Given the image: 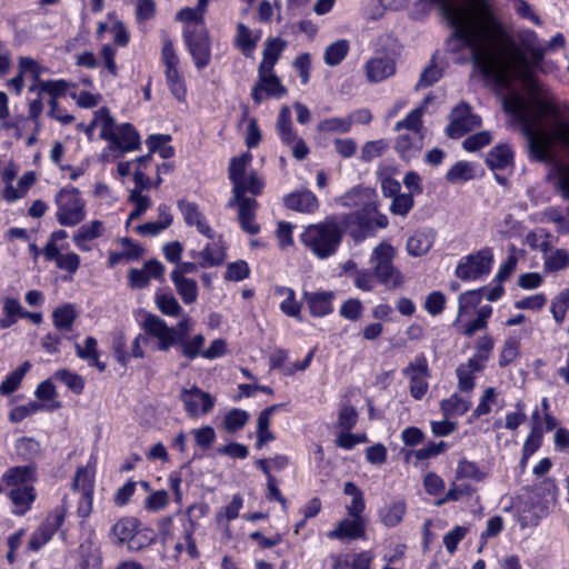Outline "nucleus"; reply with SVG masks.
<instances>
[{
	"label": "nucleus",
	"mask_w": 569,
	"mask_h": 569,
	"mask_svg": "<svg viewBox=\"0 0 569 569\" xmlns=\"http://www.w3.org/2000/svg\"><path fill=\"white\" fill-rule=\"evenodd\" d=\"M439 4L442 16L453 28L452 37L460 40L463 47L471 50V60L481 66L482 70L496 73L500 80L506 79L507 61L498 60L482 43L483 37L492 39L500 48L510 54L512 61H525L523 54L518 50L512 36L497 20L491 7L479 1L475 6H460L452 0H417L416 6Z\"/></svg>",
	"instance_id": "nucleus-1"
},
{
	"label": "nucleus",
	"mask_w": 569,
	"mask_h": 569,
	"mask_svg": "<svg viewBox=\"0 0 569 569\" xmlns=\"http://www.w3.org/2000/svg\"><path fill=\"white\" fill-rule=\"evenodd\" d=\"M519 40L523 48V50L518 46H516L518 50L523 54L525 61L518 62L512 61L509 52L500 50L499 46L489 37H483L482 43L486 46L495 56H498V60L507 61L506 66V79L500 80V78L495 73H489L482 70L481 66L478 63H473L482 74L490 77L495 80V82L501 87H509L515 80H519L527 88L529 93L531 94L530 99H523L519 94H512L503 100V109L507 113L513 116L515 121L521 128V121L517 117L515 112L507 108L509 101L515 98H519L526 103L530 106H536L539 101H548L557 104L562 112V120L569 119V104L562 103L560 104L555 97L545 96L543 89L540 84L535 80L533 77V68L539 67L547 53V49L539 44L538 37L532 30H525L519 33ZM513 41H516L513 39Z\"/></svg>",
	"instance_id": "nucleus-2"
},
{
	"label": "nucleus",
	"mask_w": 569,
	"mask_h": 569,
	"mask_svg": "<svg viewBox=\"0 0 569 569\" xmlns=\"http://www.w3.org/2000/svg\"><path fill=\"white\" fill-rule=\"evenodd\" d=\"M251 161L250 152H243L230 160L228 176L232 184V197L228 200L227 207L238 209V221L244 232L257 234L260 227L254 222V218L259 203L254 197L261 193L264 183L256 172L247 174Z\"/></svg>",
	"instance_id": "nucleus-3"
},
{
	"label": "nucleus",
	"mask_w": 569,
	"mask_h": 569,
	"mask_svg": "<svg viewBox=\"0 0 569 569\" xmlns=\"http://www.w3.org/2000/svg\"><path fill=\"white\" fill-rule=\"evenodd\" d=\"M343 236V229L336 216H329L323 221L308 226L301 233V242L319 259L331 257L338 250Z\"/></svg>",
	"instance_id": "nucleus-4"
},
{
	"label": "nucleus",
	"mask_w": 569,
	"mask_h": 569,
	"mask_svg": "<svg viewBox=\"0 0 569 569\" xmlns=\"http://www.w3.org/2000/svg\"><path fill=\"white\" fill-rule=\"evenodd\" d=\"M397 250L388 242H381L373 248L370 262L372 263L377 281L388 290L401 288L406 278L402 271L395 266Z\"/></svg>",
	"instance_id": "nucleus-5"
},
{
	"label": "nucleus",
	"mask_w": 569,
	"mask_h": 569,
	"mask_svg": "<svg viewBox=\"0 0 569 569\" xmlns=\"http://www.w3.org/2000/svg\"><path fill=\"white\" fill-rule=\"evenodd\" d=\"M146 332L158 340V350L168 351L177 345L178 340L189 337L193 322L189 317L182 318L174 327L154 315H149L143 321Z\"/></svg>",
	"instance_id": "nucleus-6"
},
{
	"label": "nucleus",
	"mask_w": 569,
	"mask_h": 569,
	"mask_svg": "<svg viewBox=\"0 0 569 569\" xmlns=\"http://www.w3.org/2000/svg\"><path fill=\"white\" fill-rule=\"evenodd\" d=\"M56 219L63 227L80 224L87 216L86 200L74 187L62 188L54 197Z\"/></svg>",
	"instance_id": "nucleus-7"
},
{
	"label": "nucleus",
	"mask_w": 569,
	"mask_h": 569,
	"mask_svg": "<svg viewBox=\"0 0 569 569\" xmlns=\"http://www.w3.org/2000/svg\"><path fill=\"white\" fill-rule=\"evenodd\" d=\"M106 124L100 131V138L109 142V149L123 154L139 149L140 137L130 123L116 124L114 119L106 114Z\"/></svg>",
	"instance_id": "nucleus-8"
},
{
	"label": "nucleus",
	"mask_w": 569,
	"mask_h": 569,
	"mask_svg": "<svg viewBox=\"0 0 569 569\" xmlns=\"http://www.w3.org/2000/svg\"><path fill=\"white\" fill-rule=\"evenodd\" d=\"M67 497H63L58 505L44 519V521L32 532L29 539V549L38 551L42 546L51 540L57 530L64 522L68 513Z\"/></svg>",
	"instance_id": "nucleus-9"
},
{
	"label": "nucleus",
	"mask_w": 569,
	"mask_h": 569,
	"mask_svg": "<svg viewBox=\"0 0 569 569\" xmlns=\"http://www.w3.org/2000/svg\"><path fill=\"white\" fill-rule=\"evenodd\" d=\"M492 259L491 249H481L461 260L457 266L456 274L462 280H476L490 272Z\"/></svg>",
	"instance_id": "nucleus-10"
},
{
	"label": "nucleus",
	"mask_w": 569,
	"mask_h": 569,
	"mask_svg": "<svg viewBox=\"0 0 569 569\" xmlns=\"http://www.w3.org/2000/svg\"><path fill=\"white\" fill-rule=\"evenodd\" d=\"M480 123V117L471 112L469 104L461 102L452 109L450 113V123L448 124L446 132L450 138L457 139L465 136L473 128L479 127Z\"/></svg>",
	"instance_id": "nucleus-11"
},
{
	"label": "nucleus",
	"mask_w": 569,
	"mask_h": 569,
	"mask_svg": "<svg viewBox=\"0 0 569 569\" xmlns=\"http://www.w3.org/2000/svg\"><path fill=\"white\" fill-rule=\"evenodd\" d=\"M179 399L182 401L184 410L191 418L207 415L214 406L212 396L196 386L190 389H182Z\"/></svg>",
	"instance_id": "nucleus-12"
},
{
	"label": "nucleus",
	"mask_w": 569,
	"mask_h": 569,
	"mask_svg": "<svg viewBox=\"0 0 569 569\" xmlns=\"http://www.w3.org/2000/svg\"><path fill=\"white\" fill-rule=\"evenodd\" d=\"M402 373L410 379V393L415 399H421L428 391L429 367L425 356H418Z\"/></svg>",
	"instance_id": "nucleus-13"
},
{
	"label": "nucleus",
	"mask_w": 569,
	"mask_h": 569,
	"mask_svg": "<svg viewBox=\"0 0 569 569\" xmlns=\"http://www.w3.org/2000/svg\"><path fill=\"white\" fill-rule=\"evenodd\" d=\"M287 92L276 73L258 74V80L251 90V98L256 104H260L264 98L280 99Z\"/></svg>",
	"instance_id": "nucleus-14"
},
{
	"label": "nucleus",
	"mask_w": 569,
	"mask_h": 569,
	"mask_svg": "<svg viewBox=\"0 0 569 569\" xmlns=\"http://www.w3.org/2000/svg\"><path fill=\"white\" fill-rule=\"evenodd\" d=\"M365 71L369 82H381L395 74L396 61L386 54L376 56L366 62Z\"/></svg>",
	"instance_id": "nucleus-15"
},
{
	"label": "nucleus",
	"mask_w": 569,
	"mask_h": 569,
	"mask_svg": "<svg viewBox=\"0 0 569 569\" xmlns=\"http://www.w3.org/2000/svg\"><path fill=\"white\" fill-rule=\"evenodd\" d=\"M184 39L196 67L198 69L206 67L210 61V43L207 34L186 30Z\"/></svg>",
	"instance_id": "nucleus-16"
},
{
	"label": "nucleus",
	"mask_w": 569,
	"mask_h": 569,
	"mask_svg": "<svg viewBox=\"0 0 569 569\" xmlns=\"http://www.w3.org/2000/svg\"><path fill=\"white\" fill-rule=\"evenodd\" d=\"M177 206L183 217L184 222L189 227H196L199 233L203 234L209 239H213V230L208 224L203 213L201 212L197 203L189 202L186 200H179Z\"/></svg>",
	"instance_id": "nucleus-17"
},
{
	"label": "nucleus",
	"mask_w": 569,
	"mask_h": 569,
	"mask_svg": "<svg viewBox=\"0 0 569 569\" xmlns=\"http://www.w3.org/2000/svg\"><path fill=\"white\" fill-rule=\"evenodd\" d=\"M366 535V521L363 518H343L333 530L327 533L329 539L356 540Z\"/></svg>",
	"instance_id": "nucleus-18"
},
{
	"label": "nucleus",
	"mask_w": 569,
	"mask_h": 569,
	"mask_svg": "<svg viewBox=\"0 0 569 569\" xmlns=\"http://www.w3.org/2000/svg\"><path fill=\"white\" fill-rule=\"evenodd\" d=\"M303 298L311 316L325 317L333 310L332 302L336 293L333 291L305 292Z\"/></svg>",
	"instance_id": "nucleus-19"
},
{
	"label": "nucleus",
	"mask_w": 569,
	"mask_h": 569,
	"mask_svg": "<svg viewBox=\"0 0 569 569\" xmlns=\"http://www.w3.org/2000/svg\"><path fill=\"white\" fill-rule=\"evenodd\" d=\"M436 232L432 229H420L410 236L406 243V250L411 257H421L429 252L433 246Z\"/></svg>",
	"instance_id": "nucleus-20"
},
{
	"label": "nucleus",
	"mask_w": 569,
	"mask_h": 569,
	"mask_svg": "<svg viewBox=\"0 0 569 569\" xmlns=\"http://www.w3.org/2000/svg\"><path fill=\"white\" fill-rule=\"evenodd\" d=\"M104 223L100 220H92L82 224L72 236V241L81 251H90L89 242L98 239L104 233Z\"/></svg>",
	"instance_id": "nucleus-21"
},
{
	"label": "nucleus",
	"mask_w": 569,
	"mask_h": 569,
	"mask_svg": "<svg viewBox=\"0 0 569 569\" xmlns=\"http://www.w3.org/2000/svg\"><path fill=\"white\" fill-rule=\"evenodd\" d=\"M43 256L48 261H54L56 266L69 273L73 274L77 272L80 266V257L74 252L60 253L58 247L52 244H46L43 249Z\"/></svg>",
	"instance_id": "nucleus-22"
},
{
	"label": "nucleus",
	"mask_w": 569,
	"mask_h": 569,
	"mask_svg": "<svg viewBox=\"0 0 569 569\" xmlns=\"http://www.w3.org/2000/svg\"><path fill=\"white\" fill-rule=\"evenodd\" d=\"M346 203L352 201L356 206L362 207L365 216L377 213V193L370 188H357L343 197Z\"/></svg>",
	"instance_id": "nucleus-23"
},
{
	"label": "nucleus",
	"mask_w": 569,
	"mask_h": 569,
	"mask_svg": "<svg viewBox=\"0 0 569 569\" xmlns=\"http://www.w3.org/2000/svg\"><path fill=\"white\" fill-rule=\"evenodd\" d=\"M284 204L291 210L306 213L315 212L318 209V200L309 190L297 191L288 194L284 198Z\"/></svg>",
	"instance_id": "nucleus-24"
},
{
	"label": "nucleus",
	"mask_w": 569,
	"mask_h": 569,
	"mask_svg": "<svg viewBox=\"0 0 569 569\" xmlns=\"http://www.w3.org/2000/svg\"><path fill=\"white\" fill-rule=\"evenodd\" d=\"M9 497L14 506V513L18 516L24 515L36 499V491L32 486H22L13 488Z\"/></svg>",
	"instance_id": "nucleus-25"
},
{
	"label": "nucleus",
	"mask_w": 569,
	"mask_h": 569,
	"mask_svg": "<svg viewBox=\"0 0 569 569\" xmlns=\"http://www.w3.org/2000/svg\"><path fill=\"white\" fill-rule=\"evenodd\" d=\"M98 342L93 337H87L83 346L76 343V353L79 358L88 361L90 366L97 367L100 372L106 370V363L99 360Z\"/></svg>",
	"instance_id": "nucleus-26"
},
{
	"label": "nucleus",
	"mask_w": 569,
	"mask_h": 569,
	"mask_svg": "<svg viewBox=\"0 0 569 569\" xmlns=\"http://www.w3.org/2000/svg\"><path fill=\"white\" fill-rule=\"evenodd\" d=\"M422 147V133H401L397 138L396 149L405 159H410L417 154Z\"/></svg>",
	"instance_id": "nucleus-27"
},
{
	"label": "nucleus",
	"mask_w": 569,
	"mask_h": 569,
	"mask_svg": "<svg viewBox=\"0 0 569 569\" xmlns=\"http://www.w3.org/2000/svg\"><path fill=\"white\" fill-rule=\"evenodd\" d=\"M34 478V467L32 466H17L7 470L2 476V482L7 487H22L27 486L28 481Z\"/></svg>",
	"instance_id": "nucleus-28"
},
{
	"label": "nucleus",
	"mask_w": 569,
	"mask_h": 569,
	"mask_svg": "<svg viewBox=\"0 0 569 569\" xmlns=\"http://www.w3.org/2000/svg\"><path fill=\"white\" fill-rule=\"evenodd\" d=\"M171 280L184 303L190 305L197 300L198 287L196 280L179 276L178 272H171Z\"/></svg>",
	"instance_id": "nucleus-29"
},
{
	"label": "nucleus",
	"mask_w": 569,
	"mask_h": 569,
	"mask_svg": "<svg viewBox=\"0 0 569 569\" xmlns=\"http://www.w3.org/2000/svg\"><path fill=\"white\" fill-rule=\"evenodd\" d=\"M277 131L283 143L291 146L299 137L295 133L289 107L282 106L276 123Z\"/></svg>",
	"instance_id": "nucleus-30"
},
{
	"label": "nucleus",
	"mask_w": 569,
	"mask_h": 569,
	"mask_svg": "<svg viewBox=\"0 0 569 569\" xmlns=\"http://www.w3.org/2000/svg\"><path fill=\"white\" fill-rule=\"evenodd\" d=\"M76 318L77 312L72 303H64L52 312L53 325L59 331H70Z\"/></svg>",
	"instance_id": "nucleus-31"
},
{
	"label": "nucleus",
	"mask_w": 569,
	"mask_h": 569,
	"mask_svg": "<svg viewBox=\"0 0 569 569\" xmlns=\"http://www.w3.org/2000/svg\"><path fill=\"white\" fill-rule=\"evenodd\" d=\"M427 103L428 100H425L421 106L413 109L403 120L398 121L395 126V130L401 131L402 129H406L412 133H421L422 117L426 112Z\"/></svg>",
	"instance_id": "nucleus-32"
},
{
	"label": "nucleus",
	"mask_w": 569,
	"mask_h": 569,
	"mask_svg": "<svg viewBox=\"0 0 569 569\" xmlns=\"http://www.w3.org/2000/svg\"><path fill=\"white\" fill-rule=\"evenodd\" d=\"M353 124L352 116L327 118L318 122L317 130L322 133H347Z\"/></svg>",
	"instance_id": "nucleus-33"
},
{
	"label": "nucleus",
	"mask_w": 569,
	"mask_h": 569,
	"mask_svg": "<svg viewBox=\"0 0 569 569\" xmlns=\"http://www.w3.org/2000/svg\"><path fill=\"white\" fill-rule=\"evenodd\" d=\"M471 407V400L458 393L451 395L448 399L441 401V410L446 417L462 416Z\"/></svg>",
	"instance_id": "nucleus-34"
},
{
	"label": "nucleus",
	"mask_w": 569,
	"mask_h": 569,
	"mask_svg": "<svg viewBox=\"0 0 569 569\" xmlns=\"http://www.w3.org/2000/svg\"><path fill=\"white\" fill-rule=\"evenodd\" d=\"M192 258H200L199 264L202 268L214 267L221 264L226 259V253L218 246L207 244L200 252H191Z\"/></svg>",
	"instance_id": "nucleus-35"
},
{
	"label": "nucleus",
	"mask_w": 569,
	"mask_h": 569,
	"mask_svg": "<svg viewBox=\"0 0 569 569\" xmlns=\"http://www.w3.org/2000/svg\"><path fill=\"white\" fill-rule=\"evenodd\" d=\"M274 292L276 295L284 298V300L280 303L281 311L289 317L300 319L301 306L296 301V293L293 289L277 286Z\"/></svg>",
	"instance_id": "nucleus-36"
},
{
	"label": "nucleus",
	"mask_w": 569,
	"mask_h": 569,
	"mask_svg": "<svg viewBox=\"0 0 569 569\" xmlns=\"http://www.w3.org/2000/svg\"><path fill=\"white\" fill-rule=\"evenodd\" d=\"M407 506L403 501H396L381 508L379 516L386 527H395L401 522L406 515Z\"/></svg>",
	"instance_id": "nucleus-37"
},
{
	"label": "nucleus",
	"mask_w": 569,
	"mask_h": 569,
	"mask_svg": "<svg viewBox=\"0 0 569 569\" xmlns=\"http://www.w3.org/2000/svg\"><path fill=\"white\" fill-rule=\"evenodd\" d=\"M138 527V519L133 517H126L121 518L113 525L111 533L113 537H116L117 542L121 545L130 541Z\"/></svg>",
	"instance_id": "nucleus-38"
},
{
	"label": "nucleus",
	"mask_w": 569,
	"mask_h": 569,
	"mask_svg": "<svg viewBox=\"0 0 569 569\" xmlns=\"http://www.w3.org/2000/svg\"><path fill=\"white\" fill-rule=\"evenodd\" d=\"M350 43L346 39H340L329 44L323 54V60L327 66H338L348 54Z\"/></svg>",
	"instance_id": "nucleus-39"
},
{
	"label": "nucleus",
	"mask_w": 569,
	"mask_h": 569,
	"mask_svg": "<svg viewBox=\"0 0 569 569\" xmlns=\"http://www.w3.org/2000/svg\"><path fill=\"white\" fill-rule=\"evenodd\" d=\"M204 342V336L199 333L193 336L192 338L187 337L181 340H178L176 346L180 348V352L182 353V356L192 360L199 356L202 357Z\"/></svg>",
	"instance_id": "nucleus-40"
},
{
	"label": "nucleus",
	"mask_w": 569,
	"mask_h": 569,
	"mask_svg": "<svg viewBox=\"0 0 569 569\" xmlns=\"http://www.w3.org/2000/svg\"><path fill=\"white\" fill-rule=\"evenodd\" d=\"M3 317L0 319V328L7 329L14 325L22 316V307L18 299L4 298L3 299Z\"/></svg>",
	"instance_id": "nucleus-41"
},
{
	"label": "nucleus",
	"mask_w": 569,
	"mask_h": 569,
	"mask_svg": "<svg viewBox=\"0 0 569 569\" xmlns=\"http://www.w3.org/2000/svg\"><path fill=\"white\" fill-rule=\"evenodd\" d=\"M512 161V152L507 146L495 147L486 158L487 164L492 169H505Z\"/></svg>",
	"instance_id": "nucleus-42"
},
{
	"label": "nucleus",
	"mask_w": 569,
	"mask_h": 569,
	"mask_svg": "<svg viewBox=\"0 0 569 569\" xmlns=\"http://www.w3.org/2000/svg\"><path fill=\"white\" fill-rule=\"evenodd\" d=\"M31 368V363L29 361H24L18 369L12 371L4 381L0 385V393L8 396L14 392L20 386L23 377Z\"/></svg>",
	"instance_id": "nucleus-43"
},
{
	"label": "nucleus",
	"mask_w": 569,
	"mask_h": 569,
	"mask_svg": "<svg viewBox=\"0 0 569 569\" xmlns=\"http://www.w3.org/2000/svg\"><path fill=\"white\" fill-rule=\"evenodd\" d=\"M171 140L170 136L167 134H154L147 139V146L150 153L158 152L161 158L170 159L174 154L173 148L168 144Z\"/></svg>",
	"instance_id": "nucleus-44"
},
{
	"label": "nucleus",
	"mask_w": 569,
	"mask_h": 569,
	"mask_svg": "<svg viewBox=\"0 0 569 569\" xmlns=\"http://www.w3.org/2000/svg\"><path fill=\"white\" fill-rule=\"evenodd\" d=\"M72 489L80 490L82 493H93L94 490V477L93 471L88 467L78 468L73 481Z\"/></svg>",
	"instance_id": "nucleus-45"
},
{
	"label": "nucleus",
	"mask_w": 569,
	"mask_h": 569,
	"mask_svg": "<svg viewBox=\"0 0 569 569\" xmlns=\"http://www.w3.org/2000/svg\"><path fill=\"white\" fill-rule=\"evenodd\" d=\"M54 379L64 383L69 390L76 395L82 393L84 389V379L70 370L60 369L54 373Z\"/></svg>",
	"instance_id": "nucleus-46"
},
{
	"label": "nucleus",
	"mask_w": 569,
	"mask_h": 569,
	"mask_svg": "<svg viewBox=\"0 0 569 569\" xmlns=\"http://www.w3.org/2000/svg\"><path fill=\"white\" fill-rule=\"evenodd\" d=\"M156 539V533L150 528H139L136 530L130 541L128 542V548L131 551H139L148 546H150Z\"/></svg>",
	"instance_id": "nucleus-47"
},
{
	"label": "nucleus",
	"mask_w": 569,
	"mask_h": 569,
	"mask_svg": "<svg viewBox=\"0 0 569 569\" xmlns=\"http://www.w3.org/2000/svg\"><path fill=\"white\" fill-rule=\"evenodd\" d=\"M249 420V415L247 411L241 409H232L227 412L223 425L224 429L228 432H236L242 429Z\"/></svg>",
	"instance_id": "nucleus-48"
},
{
	"label": "nucleus",
	"mask_w": 569,
	"mask_h": 569,
	"mask_svg": "<svg viewBox=\"0 0 569 569\" xmlns=\"http://www.w3.org/2000/svg\"><path fill=\"white\" fill-rule=\"evenodd\" d=\"M451 183H460L473 178V168L468 162H457L453 164L446 176Z\"/></svg>",
	"instance_id": "nucleus-49"
},
{
	"label": "nucleus",
	"mask_w": 569,
	"mask_h": 569,
	"mask_svg": "<svg viewBox=\"0 0 569 569\" xmlns=\"http://www.w3.org/2000/svg\"><path fill=\"white\" fill-rule=\"evenodd\" d=\"M352 279L355 287L363 292H371L376 288L377 279L373 269H360L352 274Z\"/></svg>",
	"instance_id": "nucleus-50"
},
{
	"label": "nucleus",
	"mask_w": 569,
	"mask_h": 569,
	"mask_svg": "<svg viewBox=\"0 0 569 569\" xmlns=\"http://www.w3.org/2000/svg\"><path fill=\"white\" fill-rule=\"evenodd\" d=\"M520 356V342L519 339L511 337L507 339L503 343V348L501 350L499 357L500 367H506L513 362Z\"/></svg>",
	"instance_id": "nucleus-51"
},
{
	"label": "nucleus",
	"mask_w": 569,
	"mask_h": 569,
	"mask_svg": "<svg viewBox=\"0 0 569 569\" xmlns=\"http://www.w3.org/2000/svg\"><path fill=\"white\" fill-rule=\"evenodd\" d=\"M129 201L134 204V209L129 214V220L139 219L151 206V199L138 190H131Z\"/></svg>",
	"instance_id": "nucleus-52"
},
{
	"label": "nucleus",
	"mask_w": 569,
	"mask_h": 569,
	"mask_svg": "<svg viewBox=\"0 0 569 569\" xmlns=\"http://www.w3.org/2000/svg\"><path fill=\"white\" fill-rule=\"evenodd\" d=\"M41 446L33 438H21L17 442V452L26 460H33L40 455Z\"/></svg>",
	"instance_id": "nucleus-53"
},
{
	"label": "nucleus",
	"mask_w": 569,
	"mask_h": 569,
	"mask_svg": "<svg viewBox=\"0 0 569 569\" xmlns=\"http://www.w3.org/2000/svg\"><path fill=\"white\" fill-rule=\"evenodd\" d=\"M543 266L549 272L563 270L569 266V253L563 249H558L546 258Z\"/></svg>",
	"instance_id": "nucleus-54"
},
{
	"label": "nucleus",
	"mask_w": 569,
	"mask_h": 569,
	"mask_svg": "<svg viewBox=\"0 0 569 569\" xmlns=\"http://www.w3.org/2000/svg\"><path fill=\"white\" fill-rule=\"evenodd\" d=\"M481 292L482 290H470L459 296V317L468 313L480 303L482 297Z\"/></svg>",
	"instance_id": "nucleus-55"
},
{
	"label": "nucleus",
	"mask_w": 569,
	"mask_h": 569,
	"mask_svg": "<svg viewBox=\"0 0 569 569\" xmlns=\"http://www.w3.org/2000/svg\"><path fill=\"white\" fill-rule=\"evenodd\" d=\"M156 303L158 309L166 316H179L181 312V306L178 300L171 295H158L156 297Z\"/></svg>",
	"instance_id": "nucleus-56"
},
{
	"label": "nucleus",
	"mask_w": 569,
	"mask_h": 569,
	"mask_svg": "<svg viewBox=\"0 0 569 569\" xmlns=\"http://www.w3.org/2000/svg\"><path fill=\"white\" fill-rule=\"evenodd\" d=\"M237 47L244 53L249 54L256 47V40L251 38V31L243 23L237 26Z\"/></svg>",
	"instance_id": "nucleus-57"
},
{
	"label": "nucleus",
	"mask_w": 569,
	"mask_h": 569,
	"mask_svg": "<svg viewBox=\"0 0 569 569\" xmlns=\"http://www.w3.org/2000/svg\"><path fill=\"white\" fill-rule=\"evenodd\" d=\"M447 449V443L443 441L439 442H430L426 447L420 448L416 451H410L407 453L406 458L408 459L410 455H413L417 460H427L429 458L436 457L442 453Z\"/></svg>",
	"instance_id": "nucleus-58"
},
{
	"label": "nucleus",
	"mask_w": 569,
	"mask_h": 569,
	"mask_svg": "<svg viewBox=\"0 0 569 569\" xmlns=\"http://www.w3.org/2000/svg\"><path fill=\"white\" fill-rule=\"evenodd\" d=\"M485 473L479 469L477 463L468 460H461L457 468L458 478H469L475 481H481L485 479Z\"/></svg>",
	"instance_id": "nucleus-59"
},
{
	"label": "nucleus",
	"mask_w": 569,
	"mask_h": 569,
	"mask_svg": "<svg viewBox=\"0 0 569 569\" xmlns=\"http://www.w3.org/2000/svg\"><path fill=\"white\" fill-rule=\"evenodd\" d=\"M43 406L37 401H31L23 406H18L13 408L9 413V419L11 422H20L24 418L36 413L41 410Z\"/></svg>",
	"instance_id": "nucleus-60"
},
{
	"label": "nucleus",
	"mask_w": 569,
	"mask_h": 569,
	"mask_svg": "<svg viewBox=\"0 0 569 569\" xmlns=\"http://www.w3.org/2000/svg\"><path fill=\"white\" fill-rule=\"evenodd\" d=\"M413 206V197L411 193H399L391 202L390 210L395 214L406 216Z\"/></svg>",
	"instance_id": "nucleus-61"
},
{
	"label": "nucleus",
	"mask_w": 569,
	"mask_h": 569,
	"mask_svg": "<svg viewBox=\"0 0 569 569\" xmlns=\"http://www.w3.org/2000/svg\"><path fill=\"white\" fill-rule=\"evenodd\" d=\"M468 529L466 527L456 526L443 537V545L449 553L457 550L459 542L466 537Z\"/></svg>",
	"instance_id": "nucleus-62"
},
{
	"label": "nucleus",
	"mask_w": 569,
	"mask_h": 569,
	"mask_svg": "<svg viewBox=\"0 0 569 569\" xmlns=\"http://www.w3.org/2000/svg\"><path fill=\"white\" fill-rule=\"evenodd\" d=\"M362 303L359 299L350 298L340 307V315L351 321H357L362 313Z\"/></svg>",
	"instance_id": "nucleus-63"
},
{
	"label": "nucleus",
	"mask_w": 569,
	"mask_h": 569,
	"mask_svg": "<svg viewBox=\"0 0 569 569\" xmlns=\"http://www.w3.org/2000/svg\"><path fill=\"white\" fill-rule=\"evenodd\" d=\"M569 308V291H561L551 305V312L557 322H561L566 317V311Z\"/></svg>",
	"instance_id": "nucleus-64"
}]
</instances>
